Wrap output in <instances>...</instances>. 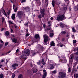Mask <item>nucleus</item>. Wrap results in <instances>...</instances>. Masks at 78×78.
<instances>
[{
    "label": "nucleus",
    "mask_w": 78,
    "mask_h": 78,
    "mask_svg": "<svg viewBox=\"0 0 78 78\" xmlns=\"http://www.w3.org/2000/svg\"><path fill=\"white\" fill-rule=\"evenodd\" d=\"M66 19H67V18L65 17V15L64 14L58 15L57 17V20L59 22L64 20H66Z\"/></svg>",
    "instance_id": "1"
},
{
    "label": "nucleus",
    "mask_w": 78,
    "mask_h": 78,
    "mask_svg": "<svg viewBox=\"0 0 78 78\" xmlns=\"http://www.w3.org/2000/svg\"><path fill=\"white\" fill-rule=\"evenodd\" d=\"M40 13L41 14H39L38 16V18L39 19H42V17L43 18L45 16V9H40Z\"/></svg>",
    "instance_id": "2"
},
{
    "label": "nucleus",
    "mask_w": 78,
    "mask_h": 78,
    "mask_svg": "<svg viewBox=\"0 0 78 78\" xmlns=\"http://www.w3.org/2000/svg\"><path fill=\"white\" fill-rule=\"evenodd\" d=\"M24 15V16H25V15L24 14V12L22 11H19L17 13V16L20 19L22 18V16Z\"/></svg>",
    "instance_id": "3"
},
{
    "label": "nucleus",
    "mask_w": 78,
    "mask_h": 78,
    "mask_svg": "<svg viewBox=\"0 0 78 78\" xmlns=\"http://www.w3.org/2000/svg\"><path fill=\"white\" fill-rule=\"evenodd\" d=\"M58 78H64L66 77V73H62V72H60L58 73Z\"/></svg>",
    "instance_id": "4"
},
{
    "label": "nucleus",
    "mask_w": 78,
    "mask_h": 78,
    "mask_svg": "<svg viewBox=\"0 0 78 78\" xmlns=\"http://www.w3.org/2000/svg\"><path fill=\"white\" fill-rule=\"evenodd\" d=\"M38 38L40 39L39 35L38 34H37L35 35L34 38L33 40L34 41V42H37L39 41V40L38 39Z\"/></svg>",
    "instance_id": "5"
},
{
    "label": "nucleus",
    "mask_w": 78,
    "mask_h": 78,
    "mask_svg": "<svg viewBox=\"0 0 78 78\" xmlns=\"http://www.w3.org/2000/svg\"><path fill=\"white\" fill-rule=\"evenodd\" d=\"M43 37H44V45H47V42H48V37L47 36L44 35Z\"/></svg>",
    "instance_id": "6"
},
{
    "label": "nucleus",
    "mask_w": 78,
    "mask_h": 78,
    "mask_svg": "<svg viewBox=\"0 0 78 78\" xmlns=\"http://www.w3.org/2000/svg\"><path fill=\"white\" fill-rule=\"evenodd\" d=\"M24 53L27 54L25 55L26 56H29V55H30V50L27 49L26 51H24Z\"/></svg>",
    "instance_id": "7"
},
{
    "label": "nucleus",
    "mask_w": 78,
    "mask_h": 78,
    "mask_svg": "<svg viewBox=\"0 0 78 78\" xmlns=\"http://www.w3.org/2000/svg\"><path fill=\"white\" fill-rule=\"evenodd\" d=\"M51 4L53 7H55V4H56V5H59V4L57 3V2L56 1L55 2V1L54 0L52 1Z\"/></svg>",
    "instance_id": "8"
},
{
    "label": "nucleus",
    "mask_w": 78,
    "mask_h": 78,
    "mask_svg": "<svg viewBox=\"0 0 78 78\" xmlns=\"http://www.w3.org/2000/svg\"><path fill=\"white\" fill-rule=\"evenodd\" d=\"M59 62H61L62 63H67V59L66 58L64 59H60L59 60Z\"/></svg>",
    "instance_id": "9"
},
{
    "label": "nucleus",
    "mask_w": 78,
    "mask_h": 78,
    "mask_svg": "<svg viewBox=\"0 0 78 78\" xmlns=\"http://www.w3.org/2000/svg\"><path fill=\"white\" fill-rule=\"evenodd\" d=\"M36 52H35L34 51H32L30 54V55L32 57L36 55Z\"/></svg>",
    "instance_id": "10"
},
{
    "label": "nucleus",
    "mask_w": 78,
    "mask_h": 78,
    "mask_svg": "<svg viewBox=\"0 0 78 78\" xmlns=\"http://www.w3.org/2000/svg\"><path fill=\"white\" fill-rule=\"evenodd\" d=\"M60 26L62 28H64L65 27H67V26H66L65 24H63V23H60Z\"/></svg>",
    "instance_id": "11"
},
{
    "label": "nucleus",
    "mask_w": 78,
    "mask_h": 78,
    "mask_svg": "<svg viewBox=\"0 0 78 78\" xmlns=\"http://www.w3.org/2000/svg\"><path fill=\"white\" fill-rule=\"evenodd\" d=\"M2 10L3 14H4V15L6 17V16H7V15L6 14V13L5 11V10H4V9H3V7L2 8Z\"/></svg>",
    "instance_id": "12"
},
{
    "label": "nucleus",
    "mask_w": 78,
    "mask_h": 78,
    "mask_svg": "<svg viewBox=\"0 0 78 78\" xmlns=\"http://www.w3.org/2000/svg\"><path fill=\"white\" fill-rule=\"evenodd\" d=\"M32 70L33 71L34 73H36L37 72V69L34 68H33L32 69Z\"/></svg>",
    "instance_id": "13"
},
{
    "label": "nucleus",
    "mask_w": 78,
    "mask_h": 78,
    "mask_svg": "<svg viewBox=\"0 0 78 78\" xmlns=\"http://www.w3.org/2000/svg\"><path fill=\"white\" fill-rule=\"evenodd\" d=\"M12 42H14L16 44H17V40L16 38H13V39H12Z\"/></svg>",
    "instance_id": "14"
},
{
    "label": "nucleus",
    "mask_w": 78,
    "mask_h": 78,
    "mask_svg": "<svg viewBox=\"0 0 78 78\" xmlns=\"http://www.w3.org/2000/svg\"><path fill=\"white\" fill-rule=\"evenodd\" d=\"M50 45L51 47H55V43H54V41H52L50 43Z\"/></svg>",
    "instance_id": "15"
},
{
    "label": "nucleus",
    "mask_w": 78,
    "mask_h": 78,
    "mask_svg": "<svg viewBox=\"0 0 78 78\" xmlns=\"http://www.w3.org/2000/svg\"><path fill=\"white\" fill-rule=\"evenodd\" d=\"M61 34L62 36H64L66 34V31H62L61 33Z\"/></svg>",
    "instance_id": "16"
},
{
    "label": "nucleus",
    "mask_w": 78,
    "mask_h": 78,
    "mask_svg": "<svg viewBox=\"0 0 78 78\" xmlns=\"http://www.w3.org/2000/svg\"><path fill=\"white\" fill-rule=\"evenodd\" d=\"M25 10H27V12H29V11H30V9L29 7H27L25 8Z\"/></svg>",
    "instance_id": "17"
},
{
    "label": "nucleus",
    "mask_w": 78,
    "mask_h": 78,
    "mask_svg": "<svg viewBox=\"0 0 78 78\" xmlns=\"http://www.w3.org/2000/svg\"><path fill=\"white\" fill-rule=\"evenodd\" d=\"M50 69H54V67H55V65L53 64H51L50 65Z\"/></svg>",
    "instance_id": "18"
},
{
    "label": "nucleus",
    "mask_w": 78,
    "mask_h": 78,
    "mask_svg": "<svg viewBox=\"0 0 78 78\" xmlns=\"http://www.w3.org/2000/svg\"><path fill=\"white\" fill-rule=\"evenodd\" d=\"M18 65L17 63H14L12 65V67H18Z\"/></svg>",
    "instance_id": "19"
},
{
    "label": "nucleus",
    "mask_w": 78,
    "mask_h": 78,
    "mask_svg": "<svg viewBox=\"0 0 78 78\" xmlns=\"http://www.w3.org/2000/svg\"><path fill=\"white\" fill-rule=\"evenodd\" d=\"M15 14H13L12 15V20H14L15 19Z\"/></svg>",
    "instance_id": "20"
},
{
    "label": "nucleus",
    "mask_w": 78,
    "mask_h": 78,
    "mask_svg": "<svg viewBox=\"0 0 78 78\" xmlns=\"http://www.w3.org/2000/svg\"><path fill=\"white\" fill-rule=\"evenodd\" d=\"M5 34L6 36H9V32L8 31H7L5 33Z\"/></svg>",
    "instance_id": "21"
},
{
    "label": "nucleus",
    "mask_w": 78,
    "mask_h": 78,
    "mask_svg": "<svg viewBox=\"0 0 78 78\" xmlns=\"http://www.w3.org/2000/svg\"><path fill=\"white\" fill-rule=\"evenodd\" d=\"M53 36H54V34L53 33H50L49 36L50 37H52Z\"/></svg>",
    "instance_id": "22"
},
{
    "label": "nucleus",
    "mask_w": 78,
    "mask_h": 78,
    "mask_svg": "<svg viewBox=\"0 0 78 78\" xmlns=\"http://www.w3.org/2000/svg\"><path fill=\"white\" fill-rule=\"evenodd\" d=\"M18 78H23V75L22 74H21L19 75L18 76Z\"/></svg>",
    "instance_id": "23"
},
{
    "label": "nucleus",
    "mask_w": 78,
    "mask_h": 78,
    "mask_svg": "<svg viewBox=\"0 0 78 78\" xmlns=\"http://www.w3.org/2000/svg\"><path fill=\"white\" fill-rule=\"evenodd\" d=\"M72 30L73 32L74 33H75L76 31L74 27H73L72 28Z\"/></svg>",
    "instance_id": "24"
},
{
    "label": "nucleus",
    "mask_w": 78,
    "mask_h": 78,
    "mask_svg": "<svg viewBox=\"0 0 78 78\" xmlns=\"http://www.w3.org/2000/svg\"><path fill=\"white\" fill-rule=\"evenodd\" d=\"M68 71L69 73H70L71 72V68H70V67L69 68Z\"/></svg>",
    "instance_id": "25"
},
{
    "label": "nucleus",
    "mask_w": 78,
    "mask_h": 78,
    "mask_svg": "<svg viewBox=\"0 0 78 78\" xmlns=\"http://www.w3.org/2000/svg\"><path fill=\"white\" fill-rule=\"evenodd\" d=\"M73 71L74 72H76L77 71L76 68H73Z\"/></svg>",
    "instance_id": "26"
},
{
    "label": "nucleus",
    "mask_w": 78,
    "mask_h": 78,
    "mask_svg": "<svg viewBox=\"0 0 78 78\" xmlns=\"http://www.w3.org/2000/svg\"><path fill=\"white\" fill-rule=\"evenodd\" d=\"M40 48H41V51H43V50H44V48L43 47V46H41L40 47Z\"/></svg>",
    "instance_id": "27"
},
{
    "label": "nucleus",
    "mask_w": 78,
    "mask_h": 78,
    "mask_svg": "<svg viewBox=\"0 0 78 78\" xmlns=\"http://www.w3.org/2000/svg\"><path fill=\"white\" fill-rule=\"evenodd\" d=\"M45 56V58H47V54H44L43 55V56Z\"/></svg>",
    "instance_id": "28"
},
{
    "label": "nucleus",
    "mask_w": 78,
    "mask_h": 78,
    "mask_svg": "<svg viewBox=\"0 0 78 78\" xmlns=\"http://www.w3.org/2000/svg\"><path fill=\"white\" fill-rule=\"evenodd\" d=\"M41 5V2L38 1V2H37V6H39Z\"/></svg>",
    "instance_id": "29"
},
{
    "label": "nucleus",
    "mask_w": 78,
    "mask_h": 78,
    "mask_svg": "<svg viewBox=\"0 0 78 78\" xmlns=\"http://www.w3.org/2000/svg\"><path fill=\"white\" fill-rule=\"evenodd\" d=\"M63 9L65 11H66L67 9V6H66V7H64L63 8Z\"/></svg>",
    "instance_id": "30"
},
{
    "label": "nucleus",
    "mask_w": 78,
    "mask_h": 78,
    "mask_svg": "<svg viewBox=\"0 0 78 78\" xmlns=\"http://www.w3.org/2000/svg\"><path fill=\"white\" fill-rule=\"evenodd\" d=\"M52 73H54V74H55L57 73V72H56V70H54V71H52Z\"/></svg>",
    "instance_id": "31"
},
{
    "label": "nucleus",
    "mask_w": 78,
    "mask_h": 78,
    "mask_svg": "<svg viewBox=\"0 0 78 78\" xmlns=\"http://www.w3.org/2000/svg\"><path fill=\"white\" fill-rule=\"evenodd\" d=\"M73 44H76V40H73Z\"/></svg>",
    "instance_id": "32"
},
{
    "label": "nucleus",
    "mask_w": 78,
    "mask_h": 78,
    "mask_svg": "<svg viewBox=\"0 0 78 78\" xmlns=\"http://www.w3.org/2000/svg\"><path fill=\"white\" fill-rule=\"evenodd\" d=\"M61 57L63 59H66V57L65 55H62Z\"/></svg>",
    "instance_id": "33"
},
{
    "label": "nucleus",
    "mask_w": 78,
    "mask_h": 78,
    "mask_svg": "<svg viewBox=\"0 0 78 78\" xmlns=\"http://www.w3.org/2000/svg\"><path fill=\"white\" fill-rule=\"evenodd\" d=\"M47 30H48V31H49V30H51V27L47 28Z\"/></svg>",
    "instance_id": "34"
},
{
    "label": "nucleus",
    "mask_w": 78,
    "mask_h": 78,
    "mask_svg": "<svg viewBox=\"0 0 78 78\" xmlns=\"http://www.w3.org/2000/svg\"><path fill=\"white\" fill-rule=\"evenodd\" d=\"M60 44H61L60 45V47H62L63 46H64V45L63 44H62V43H60Z\"/></svg>",
    "instance_id": "35"
},
{
    "label": "nucleus",
    "mask_w": 78,
    "mask_h": 78,
    "mask_svg": "<svg viewBox=\"0 0 78 78\" xmlns=\"http://www.w3.org/2000/svg\"><path fill=\"white\" fill-rule=\"evenodd\" d=\"M3 74L1 73L0 75V78H3Z\"/></svg>",
    "instance_id": "36"
},
{
    "label": "nucleus",
    "mask_w": 78,
    "mask_h": 78,
    "mask_svg": "<svg viewBox=\"0 0 78 78\" xmlns=\"http://www.w3.org/2000/svg\"><path fill=\"white\" fill-rule=\"evenodd\" d=\"M8 22L10 23V24H13V23L11 21H8Z\"/></svg>",
    "instance_id": "37"
},
{
    "label": "nucleus",
    "mask_w": 78,
    "mask_h": 78,
    "mask_svg": "<svg viewBox=\"0 0 78 78\" xmlns=\"http://www.w3.org/2000/svg\"><path fill=\"white\" fill-rule=\"evenodd\" d=\"M44 73V75H44L45 76H47V72H45Z\"/></svg>",
    "instance_id": "38"
},
{
    "label": "nucleus",
    "mask_w": 78,
    "mask_h": 78,
    "mask_svg": "<svg viewBox=\"0 0 78 78\" xmlns=\"http://www.w3.org/2000/svg\"><path fill=\"white\" fill-rule=\"evenodd\" d=\"M28 23H29V22H27L25 24V25H26L27 27H28Z\"/></svg>",
    "instance_id": "39"
},
{
    "label": "nucleus",
    "mask_w": 78,
    "mask_h": 78,
    "mask_svg": "<svg viewBox=\"0 0 78 78\" xmlns=\"http://www.w3.org/2000/svg\"><path fill=\"white\" fill-rule=\"evenodd\" d=\"M15 76H16V75L14 74V73H13V74L12 76V78H15Z\"/></svg>",
    "instance_id": "40"
},
{
    "label": "nucleus",
    "mask_w": 78,
    "mask_h": 78,
    "mask_svg": "<svg viewBox=\"0 0 78 78\" xmlns=\"http://www.w3.org/2000/svg\"><path fill=\"white\" fill-rule=\"evenodd\" d=\"M30 35V34L28 33H27L26 34V37H28V36H29V35Z\"/></svg>",
    "instance_id": "41"
},
{
    "label": "nucleus",
    "mask_w": 78,
    "mask_h": 78,
    "mask_svg": "<svg viewBox=\"0 0 78 78\" xmlns=\"http://www.w3.org/2000/svg\"><path fill=\"white\" fill-rule=\"evenodd\" d=\"M8 45V42H7L5 44V46H7Z\"/></svg>",
    "instance_id": "42"
},
{
    "label": "nucleus",
    "mask_w": 78,
    "mask_h": 78,
    "mask_svg": "<svg viewBox=\"0 0 78 78\" xmlns=\"http://www.w3.org/2000/svg\"><path fill=\"white\" fill-rule=\"evenodd\" d=\"M65 41V38H63L62 39V42H64Z\"/></svg>",
    "instance_id": "43"
},
{
    "label": "nucleus",
    "mask_w": 78,
    "mask_h": 78,
    "mask_svg": "<svg viewBox=\"0 0 78 78\" xmlns=\"http://www.w3.org/2000/svg\"><path fill=\"white\" fill-rule=\"evenodd\" d=\"M3 46V44H0V48H2Z\"/></svg>",
    "instance_id": "44"
},
{
    "label": "nucleus",
    "mask_w": 78,
    "mask_h": 78,
    "mask_svg": "<svg viewBox=\"0 0 78 78\" xmlns=\"http://www.w3.org/2000/svg\"><path fill=\"white\" fill-rule=\"evenodd\" d=\"M76 61H78V57L77 56L76 57Z\"/></svg>",
    "instance_id": "45"
},
{
    "label": "nucleus",
    "mask_w": 78,
    "mask_h": 78,
    "mask_svg": "<svg viewBox=\"0 0 78 78\" xmlns=\"http://www.w3.org/2000/svg\"><path fill=\"white\" fill-rule=\"evenodd\" d=\"M76 51H77L76 52V55H78V48H77Z\"/></svg>",
    "instance_id": "46"
},
{
    "label": "nucleus",
    "mask_w": 78,
    "mask_h": 78,
    "mask_svg": "<svg viewBox=\"0 0 78 78\" xmlns=\"http://www.w3.org/2000/svg\"><path fill=\"white\" fill-rule=\"evenodd\" d=\"M26 2V0H22L21 3H23V2Z\"/></svg>",
    "instance_id": "47"
},
{
    "label": "nucleus",
    "mask_w": 78,
    "mask_h": 78,
    "mask_svg": "<svg viewBox=\"0 0 78 78\" xmlns=\"http://www.w3.org/2000/svg\"><path fill=\"white\" fill-rule=\"evenodd\" d=\"M76 65H77L76 64H75L73 66V68H76L75 67H76Z\"/></svg>",
    "instance_id": "48"
},
{
    "label": "nucleus",
    "mask_w": 78,
    "mask_h": 78,
    "mask_svg": "<svg viewBox=\"0 0 78 78\" xmlns=\"http://www.w3.org/2000/svg\"><path fill=\"white\" fill-rule=\"evenodd\" d=\"M66 37H68V39H69L70 38V37H69V34H67L66 36Z\"/></svg>",
    "instance_id": "49"
},
{
    "label": "nucleus",
    "mask_w": 78,
    "mask_h": 78,
    "mask_svg": "<svg viewBox=\"0 0 78 78\" xmlns=\"http://www.w3.org/2000/svg\"><path fill=\"white\" fill-rule=\"evenodd\" d=\"M39 55V56H40V57H42V56H43V55L42 54H41L40 53V54Z\"/></svg>",
    "instance_id": "50"
},
{
    "label": "nucleus",
    "mask_w": 78,
    "mask_h": 78,
    "mask_svg": "<svg viewBox=\"0 0 78 78\" xmlns=\"http://www.w3.org/2000/svg\"><path fill=\"white\" fill-rule=\"evenodd\" d=\"M78 73H76V78H78Z\"/></svg>",
    "instance_id": "51"
},
{
    "label": "nucleus",
    "mask_w": 78,
    "mask_h": 78,
    "mask_svg": "<svg viewBox=\"0 0 78 78\" xmlns=\"http://www.w3.org/2000/svg\"><path fill=\"white\" fill-rule=\"evenodd\" d=\"M36 54H37H37H38V55H40V54H41V52H36Z\"/></svg>",
    "instance_id": "52"
},
{
    "label": "nucleus",
    "mask_w": 78,
    "mask_h": 78,
    "mask_svg": "<svg viewBox=\"0 0 78 78\" xmlns=\"http://www.w3.org/2000/svg\"><path fill=\"white\" fill-rule=\"evenodd\" d=\"M37 64H38V65H40L41 62H37Z\"/></svg>",
    "instance_id": "53"
},
{
    "label": "nucleus",
    "mask_w": 78,
    "mask_h": 78,
    "mask_svg": "<svg viewBox=\"0 0 78 78\" xmlns=\"http://www.w3.org/2000/svg\"><path fill=\"white\" fill-rule=\"evenodd\" d=\"M17 8H16L15 9H14V12H17Z\"/></svg>",
    "instance_id": "54"
},
{
    "label": "nucleus",
    "mask_w": 78,
    "mask_h": 78,
    "mask_svg": "<svg viewBox=\"0 0 78 78\" xmlns=\"http://www.w3.org/2000/svg\"><path fill=\"white\" fill-rule=\"evenodd\" d=\"M62 6H65V4L64 3L62 4L61 5Z\"/></svg>",
    "instance_id": "55"
},
{
    "label": "nucleus",
    "mask_w": 78,
    "mask_h": 78,
    "mask_svg": "<svg viewBox=\"0 0 78 78\" xmlns=\"http://www.w3.org/2000/svg\"><path fill=\"white\" fill-rule=\"evenodd\" d=\"M48 24H50L51 23V21H48Z\"/></svg>",
    "instance_id": "56"
},
{
    "label": "nucleus",
    "mask_w": 78,
    "mask_h": 78,
    "mask_svg": "<svg viewBox=\"0 0 78 78\" xmlns=\"http://www.w3.org/2000/svg\"><path fill=\"white\" fill-rule=\"evenodd\" d=\"M2 22H5V18H3L2 20Z\"/></svg>",
    "instance_id": "57"
},
{
    "label": "nucleus",
    "mask_w": 78,
    "mask_h": 78,
    "mask_svg": "<svg viewBox=\"0 0 78 78\" xmlns=\"http://www.w3.org/2000/svg\"><path fill=\"white\" fill-rule=\"evenodd\" d=\"M19 49H17L16 51V53H18V52H19Z\"/></svg>",
    "instance_id": "58"
},
{
    "label": "nucleus",
    "mask_w": 78,
    "mask_h": 78,
    "mask_svg": "<svg viewBox=\"0 0 78 78\" xmlns=\"http://www.w3.org/2000/svg\"><path fill=\"white\" fill-rule=\"evenodd\" d=\"M5 30V28H2L1 30V31H4Z\"/></svg>",
    "instance_id": "59"
},
{
    "label": "nucleus",
    "mask_w": 78,
    "mask_h": 78,
    "mask_svg": "<svg viewBox=\"0 0 78 78\" xmlns=\"http://www.w3.org/2000/svg\"><path fill=\"white\" fill-rule=\"evenodd\" d=\"M32 42H33V43H32L31 44H32V45H33V44H34V42H35L34 41V40H33H33L32 41Z\"/></svg>",
    "instance_id": "60"
},
{
    "label": "nucleus",
    "mask_w": 78,
    "mask_h": 78,
    "mask_svg": "<svg viewBox=\"0 0 78 78\" xmlns=\"http://www.w3.org/2000/svg\"><path fill=\"white\" fill-rule=\"evenodd\" d=\"M73 71H72L71 72V75H73Z\"/></svg>",
    "instance_id": "61"
},
{
    "label": "nucleus",
    "mask_w": 78,
    "mask_h": 78,
    "mask_svg": "<svg viewBox=\"0 0 78 78\" xmlns=\"http://www.w3.org/2000/svg\"><path fill=\"white\" fill-rule=\"evenodd\" d=\"M11 32L12 33V32H13V30L12 29H11Z\"/></svg>",
    "instance_id": "62"
},
{
    "label": "nucleus",
    "mask_w": 78,
    "mask_h": 78,
    "mask_svg": "<svg viewBox=\"0 0 78 78\" xmlns=\"http://www.w3.org/2000/svg\"><path fill=\"white\" fill-rule=\"evenodd\" d=\"M45 25L44 24H43V27H44V28H45Z\"/></svg>",
    "instance_id": "63"
},
{
    "label": "nucleus",
    "mask_w": 78,
    "mask_h": 78,
    "mask_svg": "<svg viewBox=\"0 0 78 78\" xmlns=\"http://www.w3.org/2000/svg\"><path fill=\"white\" fill-rule=\"evenodd\" d=\"M45 76L43 75L42 76V78H45Z\"/></svg>",
    "instance_id": "64"
}]
</instances>
